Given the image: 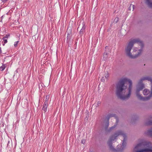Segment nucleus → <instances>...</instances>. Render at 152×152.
<instances>
[{"instance_id":"0eeeda50","label":"nucleus","mask_w":152,"mask_h":152,"mask_svg":"<svg viewBox=\"0 0 152 152\" xmlns=\"http://www.w3.org/2000/svg\"><path fill=\"white\" fill-rule=\"evenodd\" d=\"M85 25L84 24L83 25V26L79 32V34L80 35H82L85 32Z\"/></svg>"},{"instance_id":"7ed1b4c3","label":"nucleus","mask_w":152,"mask_h":152,"mask_svg":"<svg viewBox=\"0 0 152 152\" xmlns=\"http://www.w3.org/2000/svg\"><path fill=\"white\" fill-rule=\"evenodd\" d=\"M132 83L126 78L121 79L116 85V94L120 99L125 100L128 99L131 94Z\"/></svg>"},{"instance_id":"4468645a","label":"nucleus","mask_w":152,"mask_h":152,"mask_svg":"<svg viewBox=\"0 0 152 152\" xmlns=\"http://www.w3.org/2000/svg\"><path fill=\"white\" fill-rule=\"evenodd\" d=\"M146 124L147 125H152V121H149L146 123Z\"/></svg>"},{"instance_id":"393cba45","label":"nucleus","mask_w":152,"mask_h":152,"mask_svg":"<svg viewBox=\"0 0 152 152\" xmlns=\"http://www.w3.org/2000/svg\"><path fill=\"white\" fill-rule=\"evenodd\" d=\"M108 48V46H106L105 48V49L107 50Z\"/></svg>"},{"instance_id":"2eb2a0df","label":"nucleus","mask_w":152,"mask_h":152,"mask_svg":"<svg viewBox=\"0 0 152 152\" xmlns=\"http://www.w3.org/2000/svg\"><path fill=\"white\" fill-rule=\"evenodd\" d=\"M5 68V65H3L0 68V69L1 71L4 70Z\"/></svg>"},{"instance_id":"412c9836","label":"nucleus","mask_w":152,"mask_h":152,"mask_svg":"<svg viewBox=\"0 0 152 152\" xmlns=\"http://www.w3.org/2000/svg\"><path fill=\"white\" fill-rule=\"evenodd\" d=\"M115 21L116 23H117L119 20V19L118 18H116L115 19Z\"/></svg>"},{"instance_id":"1a4fd4ad","label":"nucleus","mask_w":152,"mask_h":152,"mask_svg":"<svg viewBox=\"0 0 152 152\" xmlns=\"http://www.w3.org/2000/svg\"><path fill=\"white\" fill-rule=\"evenodd\" d=\"M146 134L152 137V128L148 130Z\"/></svg>"},{"instance_id":"6ab92c4d","label":"nucleus","mask_w":152,"mask_h":152,"mask_svg":"<svg viewBox=\"0 0 152 152\" xmlns=\"http://www.w3.org/2000/svg\"><path fill=\"white\" fill-rule=\"evenodd\" d=\"M113 116V115L111 114H110V115H108L107 117V118H108V120L109 119V118L110 117H112Z\"/></svg>"},{"instance_id":"bb28decb","label":"nucleus","mask_w":152,"mask_h":152,"mask_svg":"<svg viewBox=\"0 0 152 152\" xmlns=\"http://www.w3.org/2000/svg\"><path fill=\"white\" fill-rule=\"evenodd\" d=\"M5 37H7V38H8V36L7 35H6Z\"/></svg>"},{"instance_id":"ddd939ff","label":"nucleus","mask_w":152,"mask_h":152,"mask_svg":"<svg viewBox=\"0 0 152 152\" xmlns=\"http://www.w3.org/2000/svg\"><path fill=\"white\" fill-rule=\"evenodd\" d=\"M49 98V95H47L46 96L45 99V102H46L47 103H48V101Z\"/></svg>"},{"instance_id":"9b49d317","label":"nucleus","mask_w":152,"mask_h":152,"mask_svg":"<svg viewBox=\"0 0 152 152\" xmlns=\"http://www.w3.org/2000/svg\"><path fill=\"white\" fill-rule=\"evenodd\" d=\"M2 39L3 40V41L4 42V44H3V45H4V44L6 43L7 42V37H4Z\"/></svg>"},{"instance_id":"6e6552de","label":"nucleus","mask_w":152,"mask_h":152,"mask_svg":"<svg viewBox=\"0 0 152 152\" xmlns=\"http://www.w3.org/2000/svg\"><path fill=\"white\" fill-rule=\"evenodd\" d=\"M48 103H47V102H45L43 105L42 107V110L45 112H46L47 110V108L48 107Z\"/></svg>"},{"instance_id":"4be33fe9","label":"nucleus","mask_w":152,"mask_h":152,"mask_svg":"<svg viewBox=\"0 0 152 152\" xmlns=\"http://www.w3.org/2000/svg\"><path fill=\"white\" fill-rule=\"evenodd\" d=\"M101 102L100 101H98L97 102V105L98 106H99L101 104Z\"/></svg>"},{"instance_id":"423d86ee","label":"nucleus","mask_w":152,"mask_h":152,"mask_svg":"<svg viewBox=\"0 0 152 152\" xmlns=\"http://www.w3.org/2000/svg\"><path fill=\"white\" fill-rule=\"evenodd\" d=\"M145 3L149 7L152 8V0H145Z\"/></svg>"},{"instance_id":"aec40b11","label":"nucleus","mask_w":152,"mask_h":152,"mask_svg":"<svg viewBox=\"0 0 152 152\" xmlns=\"http://www.w3.org/2000/svg\"><path fill=\"white\" fill-rule=\"evenodd\" d=\"M109 126V122H108V121L106 123V126L105 127V128L106 129L107 128L108 126Z\"/></svg>"},{"instance_id":"f257e3e1","label":"nucleus","mask_w":152,"mask_h":152,"mask_svg":"<svg viewBox=\"0 0 152 152\" xmlns=\"http://www.w3.org/2000/svg\"><path fill=\"white\" fill-rule=\"evenodd\" d=\"M136 94L140 100L146 101L152 97V78L150 77L140 79L137 86Z\"/></svg>"},{"instance_id":"9d476101","label":"nucleus","mask_w":152,"mask_h":152,"mask_svg":"<svg viewBox=\"0 0 152 152\" xmlns=\"http://www.w3.org/2000/svg\"><path fill=\"white\" fill-rule=\"evenodd\" d=\"M103 56H104V58H105V59H104V60H105L107 58V56H108L107 53L106 51H105L104 52V55H103Z\"/></svg>"},{"instance_id":"dca6fc26","label":"nucleus","mask_w":152,"mask_h":152,"mask_svg":"<svg viewBox=\"0 0 152 152\" xmlns=\"http://www.w3.org/2000/svg\"><path fill=\"white\" fill-rule=\"evenodd\" d=\"M109 76V74H108V72H107V73L105 74V77L106 79H107Z\"/></svg>"},{"instance_id":"a211bd4d","label":"nucleus","mask_w":152,"mask_h":152,"mask_svg":"<svg viewBox=\"0 0 152 152\" xmlns=\"http://www.w3.org/2000/svg\"><path fill=\"white\" fill-rule=\"evenodd\" d=\"M18 41H17L15 42L14 46L15 47H16L17 46L18 43Z\"/></svg>"},{"instance_id":"a878e982","label":"nucleus","mask_w":152,"mask_h":152,"mask_svg":"<svg viewBox=\"0 0 152 152\" xmlns=\"http://www.w3.org/2000/svg\"><path fill=\"white\" fill-rule=\"evenodd\" d=\"M137 50L136 49H134V52H136V51Z\"/></svg>"},{"instance_id":"5701e85b","label":"nucleus","mask_w":152,"mask_h":152,"mask_svg":"<svg viewBox=\"0 0 152 152\" xmlns=\"http://www.w3.org/2000/svg\"><path fill=\"white\" fill-rule=\"evenodd\" d=\"M115 126H113V127H111V128H110V129H113V128H115Z\"/></svg>"},{"instance_id":"39448f33","label":"nucleus","mask_w":152,"mask_h":152,"mask_svg":"<svg viewBox=\"0 0 152 152\" xmlns=\"http://www.w3.org/2000/svg\"><path fill=\"white\" fill-rule=\"evenodd\" d=\"M139 143L134 148L135 152H152V146L151 142L144 140H139Z\"/></svg>"},{"instance_id":"f3484780","label":"nucleus","mask_w":152,"mask_h":152,"mask_svg":"<svg viewBox=\"0 0 152 152\" xmlns=\"http://www.w3.org/2000/svg\"><path fill=\"white\" fill-rule=\"evenodd\" d=\"M86 142V140L85 139H83L81 140V143L83 144H84Z\"/></svg>"},{"instance_id":"20e7f679","label":"nucleus","mask_w":152,"mask_h":152,"mask_svg":"<svg viewBox=\"0 0 152 152\" xmlns=\"http://www.w3.org/2000/svg\"><path fill=\"white\" fill-rule=\"evenodd\" d=\"M136 43H137L139 44L141 48H142L143 46L142 42L140 41L139 39H134L129 42L125 48V52L126 55L129 58H137L141 54L142 50V49H140L138 51V53L134 56L132 54L130 51L134 44Z\"/></svg>"},{"instance_id":"cd10ccee","label":"nucleus","mask_w":152,"mask_h":152,"mask_svg":"<svg viewBox=\"0 0 152 152\" xmlns=\"http://www.w3.org/2000/svg\"><path fill=\"white\" fill-rule=\"evenodd\" d=\"M1 50V47H0V50Z\"/></svg>"},{"instance_id":"f8f14e48","label":"nucleus","mask_w":152,"mask_h":152,"mask_svg":"<svg viewBox=\"0 0 152 152\" xmlns=\"http://www.w3.org/2000/svg\"><path fill=\"white\" fill-rule=\"evenodd\" d=\"M132 7L133 8V10L134 9V5H132V4H130L129 7V8H128V10H131V7Z\"/></svg>"},{"instance_id":"b1692460","label":"nucleus","mask_w":152,"mask_h":152,"mask_svg":"<svg viewBox=\"0 0 152 152\" xmlns=\"http://www.w3.org/2000/svg\"><path fill=\"white\" fill-rule=\"evenodd\" d=\"M7 0H2V1L4 2H6Z\"/></svg>"},{"instance_id":"f03ea898","label":"nucleus","mask_w":152,"mask_h":152,"mask_svg":"<svg viewBox=\"0 0 152 152\" xmlns=\"http://www.w3.org/2000/svg\"><path fill=\"white\" fill-rule=\"evenodd\" d=\"M126 134L119 131L110 137L107 144L111 150L116 152H121L126 146Z\"/></svg>"}]
</instances>
